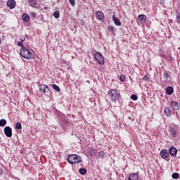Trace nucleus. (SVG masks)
I'll return each instance as SVG.
<instances>
[{"label":"nucleus","instance_id":"nucleus-1","mask_svg":"<svg viewBox=\"0 0 180 180\" xmlns=\"http://www.w3.org/2000/svg\"><path fill=\"white\" fill-rule=\"evenodd\" d=\"M110 99L112 102H115V103H117L119 101H120V94L117 92V89H112L108 92Z\"/></svg>","mask_w":180,"mask_h":180},{"label":"nucleus","instance_id":"nucleus-2","mask_svg":"<svg viewBox=\"0 0 180 180\" xmlns=\"http://www.w3.org/2000/svg\"><path fill=\"white\" fill-rule=\"evenodd\" d=\"M67 161L69 164H79V162H82V158L78 155H70Z\"/></svg>","mask_w":180,"mask_h":180},{"label":"nucleus","instance_id":"nucleus-3","mask_svg":"<svg viewBox=\"0 0 180 180\" xmlns=\"http://www.w3.org/2000/svg\"><path fill=\"white\" fill-rule=\"evenodd\" d=\"M20 55H21L23 58L30 60V58H32V56H33V53L30 51V49H27L25 46L20 50Z\"/></svg>","mask_w":180,"mask_h":180},{"label":"nucleus","instance_id":"nucleus-4","mask_svg":"<svg viewBox=\"0 0 180 180\" xmlns=\"http://www.w3.org/2000/svg\"><path fill=\"white\" fill-rule=\"evenodd\" d=\"M160 157L167 161V162H169L171 160V156H169V153L167 149H162L160 153Z\"/></svg>","mask_w":180,"mask_h":180},{"label":"nucleus","instance_id":"nucleus-5","mask_svg":"<svg viewBox=\"0 0 180 180\" xmlns=\"http://www.w3.org/2000/svg\"><path fill=\"white\" fill-rule=\"evenodd\" d=\"M94 58L98 61V64H100L101 65H103V64H105V58H103V56H102L101 53L96 52L94 54Z\"/></svg>","mask_w":180,"mask_h":180},{"label":"nucleus","instance_id":"nucleus-6","mask_svg":"<svg viewBox=\"0 0 180 180\" xmlns=\"http://www.w3.org/2000/svg\"><path fill=\"white\" fill-rule=\"evenodd\" d=\"M169 105L172 106V109H174V110H179L180 109V104L178 101H171Z\"/></svg>","mask_w":180,"mask_h":180},{"label":"nucleus","instance_id":"nucleus-7","mask_svg":"<svg viewBox=\"0 0 180 180\" xmlns=\"http://www.w3.org/2000/svg\"><path fill=\"white\" fill-rule=\"evenodd\" d=\"M39 91L42 92V94H47L49 92V86L46 84H39Z\"/></svg>","mask_w":180,"mask_h":180},{"label":"nucleus","instance_id":"nucleus-8","mask_svg":"<svg viewBox=\"0 0 180 180\" xmlns=\"http://www.w3.org/2000/svg\"><path fill=\"white\" fill-rule=\"evenodd\" d=\"M138 20L141 25H143V23H146V20H147V16L144 14H141L138 16Z\"/></svg>","mask_w":180,"mask_h":180},{"label":"nucleus","instance_id":"nucleus-9","mask_svg":"<svg viewBox=\"0 0 180 180\" xmlns=\"http://www.w3.org/2000/svg\"><path fill=\"white\" fill-rule=\"evenodd\" d=\"M4 134L6 137H12V128L11 127H6L4 128Z\"/></svg>","mask_w":180,"mask_h":180},{"label":"nucleus","instance_id":"nucleus-10","mask_svg":"<svg viewBox=\"0 0 180 180\" xmlns=\"http://www.w3.org/2000/svg\"><path fill=\"white\" fill-rule=\"evenodd\" d=\"M7 6H8L10 9L15 8L16 7V1L14 0H8L7 1Z\"/></svg>","mask_w":180,"mask_h":180},{"label":"nucleus","instance_id":"nucleus-11","mask_svg":"<svg viewBox=\"0 0 180 180\" xmlns=\"http://www.w3.org/2000/svg\"><path fill=\"white\" fill-rule=\"evenodd\" d=\"M112 13H113L112 20H113L115 25H116V26H122V22H120V20H119V18H116V15L115 14V12H113Z\"/></svg>","mask_w":180,"mask_h":180},{"label":"nucleus","instance_id":"nucleus-12","mask_svg":"<svg viewBox=\"0 0 180 180\" xmlns=\"http://www.w3.org/2000/svg\"><path fill=\"white\" fill-rule=\"evenodd\" d=\"M95 15H96V18H97L98 20H102V19L105 18V15L103 14V12L101 11H96Z\"/></svg>","mask_w":180,"mask_h":180},{"label":"nucleus","instance_id":"nucleus-13","mask_svg":"<svg viewBox=\"0 0 180 180\" xmlns=\"http://www.w3.org/2000/svg\"><path fill=\"white\" fill-rule=\"evenodd\" d=\"M168 153L172 157H175L178 153V150H176L175 147H172L169 149Z\"/></svg>","mask_w":180,"mask_h":180},{"label":"nucleus","instance_id":"nucleus-14","mask_svg":"<svg viewBox=\"0 0 180 180\" xmlns=\"http://www.w3.org/2000/svg\"><path fill=\"white\" fill-rule=\"evenodd\" d=\"M128 180H139V172L137 173H131Z\"/></svg>","mask_w":180,"mask_h":180},{"label":"nucleus","instance_id":"nucleus-15","mask_svg":"<svg viewBox=\"0 0 180 180\" xmlns=\"http://www.w3.org/2000/svg\"><path fill=\"white\" fill-rule=\"evenodd\" d=\"M162 77H163V79H165V81H167V79H168V78L171 77V72L165 70L162 74Z\"/></svg>","mask_w":180,"mask_h":180},{"label":"nucleus","instance_id":"nucleus-16","mask_svg":"<svg viewBox=\"0 0 180 180\" xmlns=\"http://www.w3.org/2000/svg\"><path fill=\"white\" fill-rule=\"evenodd\" d=\"M28 4L32 8H37V1L36 0H28Z\"/></svg>","mask_w":180,"mask_h":180},{"label":"nucleus","instance_id":"nucleus-17","mask_svg":"<svg viewBox=\"0 0 180 180\" xmlns=\"http://www.w3.org/2000/svg\"><path fill=\"white\" fill-rule=\"evenodd\" d=\"M165 91L167 95H172L174 94V88L171 86H167Z\"/></svg>","mask_w":180,"mask_h":180},{"label":"nucleus","instance_id":"nucleus-18","mask_svg":"<svg viewBox=\"0 0 180 180\" xmlns=\"http://www.w3.org/2000/svg\"><path fill=\"white\" fill-rule=\"evenodd\" d=\"M22 19L23 22H29L30 20V16L28 14L24 13L22 15Z\"/></svg>","mask_w":180,"mask_h":180},{"label":"nucleus","instance_id":"nucleus-19","mask_svg":"<svg viewBox=\"0 0 180 180\" xmlns=\"http://www.w3.org/2000/svg\"><path fill=\"white\" fill-rule=\"evenodd\" d=\"M164 113L165 116H170L172 112L171 111V109L169 108H165L164 110Z\"/></svg>","mask_w":180,"mask_h":180},{"label":"nucleus","instance_id":"nucleus-20","mask_svg":"<svg viewBox=\"0 0 180 180\" xmlns=\"http://www.w3.org/2000/svg\"><path fill=\"white\" fill-rule=\"evenodd\" d=\"M52 88L55 91H57V92H60L61 89H60V86H57V84H52Z\"/></svg>","mask_w":180,"mask_h":180},{"label":"nucleus","instance_id":"nucleus-21","mask_svg":"<svg viewBox=\"0 0 180 180\" xmlns=\"http://www.w3.org/2000/svg\"><path fill=\"white\" fill-rule=\"evenodd\" d=\"M176 23H180V13L179 12L176 13Z\"/></svg>","mask_w":180,"mask_h":180},{"label":"nucleus","instance_id":"nucleus-22","mask_svg":"<svg viewBox=\"0 0 180 180\" xmlns=\"http://www.w3.org/2000/svg\"><path fill=\"white\" fill-rule=\"evenodd\" d=\"M79 174H81V175H85V174H86V169L85 168H80L79 170Z\"/></svg>","mask_w":180,"mask_h":180},{"label":"nucleus","instance_id":"nucleus-23","mask_svg":"<svg viewBox=\"0 0 180 180\" xmlns=\"http://www.w3.org/2000/svg\"><path fill=\"white\" fill-rule=\"evenodd\" d=\"M6 124V120L2 119L0 120V126L1 127H4Z\"/></svg>","mask_w":180,"mask_h":180},{"label":"nucleus","instance_id":"nucleus-24","mask_svg":"<svg viewBox=\"0 0 180 180\" xmlns=\"http://www.w3.org/2000/svg\"><path fill=\"white\" fill-rule=\"evenodd\" d=\"M172 177L173 178V179H178L179 178V174H178L177 172H174L172 174Z\"/></svg>","mask_w":180,"mask_h":180},{"label":"nucleus","instance_id":"nucleus-25","mask_svg":"<svg viewBox=\"0 0 180 180\" xmlns=\"http://www.w3.org/2000/svg\"><path fill=\"white\" fill-rule=\"evenodd\" d=\"M54 18L56 19H58V18H60V12L58 11H55L53 13Z\"/></svg>","mask_w":180,"mask_h":180},{"label":"nucleus","instance_id":"nucleus-26","mask_svg":"<svg viewBox=\"0 0 180 180\" xmlns=\"http://www.w3.org/2000/svg\"><path fill=\"white\" fill-rule=\"evenodd\" d=\"M15 128L17 129V130H20V129H22V124H20V122H17Z\"/></svg>","mask_w":180,"mask_h":180},{"label":"nucleus","instance_id":"nucleus-27","mask_svg":"<svg viewBox=\"0 0 180 180\" xmlns=\"http://www.w3.org/2000/svg\"><path fill=\"white\" fill-rule=\"evenodd\" d=\"M98 157L99 158H103L105 157V152L101 150L99 153H98Z\"/></svg>","mask_w":180,"mask_h":180},{"label":"nucleus","instance_id":"nucleus-28","mask_svg":"<svg viewBox=\"0 0 180 180\" xmlns=\"http://www.w3.org/2000/svg\"><path fill=\"white\" fill-rule=\"evenodd\" d=\"M119 79L121 82H124V81L126 80V77L124 75H121L120 76Z\"/></svg>","mask_w":180,"mask_h":180},{"label":"nucleus","instance_id":"nucleus-29","mask_svg":"<svg viewBox=\"0 0 180 180\" xmlns=\"http://www.w3.org/2000/svg\"><path fill=\"white\" fill-rule=\"evenodd\" d=\"M30 15L31 18H33V19H36V18L37 17V14H36V13L34 12H31Z\"/></svg>","mask_w":180,"mask_h":180},{"label":"nucleus","instance_id":"nucleus-30","mask_svg":"<svg viewBox=\"0 0 180 180\" xmlns=\"http://www.w3.org/2000/svg\"><path fill=\"white\" fill-rule=\"evenodd\" d=\"M156 2L160 5H164L165 4V0H156Z\"/></svg>","mask_w":180,"mask_h":180},{"label":"nucleus","instance_id":"nucleus-31","mask_svg":"<svg viewBox=\"0 0 180 180\" xmlns=\"http://www.w3.org/2000/svg\"><path fill=\"white\" fill-rule=\"evenodd\" d=\"M17 46H19L20 47H21V49H23L24 47H25V45H23V44L22 43V41H18Z\"/></svg>","mask_w":180,"mask_h":180},{"label":"nucleus","instance_id":"nucleus-32","mask_svg":"<svg viewBox=\"0 0 180 180\" xmlns=\"http://www.w3.org/2000/svg\"><path fill=\"white\" fill-rule=\"evenodd\" d=\"M131 99H132V101H137L138 97H137L136 95L132 94V95L131 96Z\"/></svg>","mask_w":180,"mask_h":180},{"label":"nucleus","instance_id":"nucleus-33","mask_svg":"<svg viewBox=\"0 0 180 180\" xmlns=\"http://www.w3.org/2000/svg\"><path fill=\"white\" fill-rule=\"evenodd\" d=\"M69 2L72 6H75V0H69Z\"/></svg>","mask_w":180,"mask_h":180},{"label":"nucleus","instance_id":"nucleus-34","mask_svg":"<svg viewBox=\"0 0 180 180\" xmlns=\"http://www.w3.org/2000/svg\"><path fill=\"white\" fill-rule=\"evenodd\" d=\"M20 40H21V43H23V41H25V40H26V38H25V36H23V35H21V36L20 37Z\"/></svg>","mask_w":180,"mask_h":180},{"label":"nucleus","instance_id":"nucleus-35","mask_svg":"<svg viewBox=\"0 0 180 180\" xmlns=\"http://www.w3.org/2000/svg\"><path fill=\"white\" fill-rule=\"evenodd\" d=\"M143 81H150V77H148V75H146L143 77Z\"/></svg>","mask_w":180,"mask_h":180},{"label":"nucleus","instance_id":"nucleus-36","mask_svg":"<svg viewBox=\"0 0 180 180\" xmlns=\"http://www.w3.org/2000/svg\"><path fill=\"white\" fill-rule=\"evenodd\" d=\"M109 30H110V32H115V28L113 27H110Z\"/></svg>","mask_w":180,"mask_h":180},{"label":"nucleus","instance_id":"nucleus-37","mask_svg":"<svg viewBox=\"0 0 180 180\" xmlns=\"http://www.w3.org/2000/svg\"><path fill=\"white\" fill-rule=\"evenodd\" d=\"M2 173H3V169H2V168H0V176H1V175H2Z\"/></svg>","mask_w":180,"mask_h":180}]
</instances>
